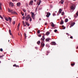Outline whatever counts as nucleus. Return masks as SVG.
I'll list each match as a JSON object with an SVG mask.
<instances>
[{
  "instance_id": "nucleus-28",
  "label": "nucleus",
  "mask_w": 78,
  "mask_h": 78,
  "mask_svg": "<svg viewBox=\"0 0 78 78\" xmlns=\"http://www.w3.org/2000/svg\"><path fill=\"white\" fill-rule=\"evenodd\" d=\"M30 21L31 22L32 21V18H31V16L30 17V18H29Z\"/></svg>"
},
{
  "instance_id": "nucleus-22",
  "label": "nucleus",
  "mask_w": 78,
  "mask_h": 78,
  "mask_svg": "<svg viewBox=\"0 0 78 78\" xmlns=\"http://www.w3.org/2000/svg\"><path fill=\"white\" fill-rule=\"evenodd\" d=\"M49 34H50V32H47L46 33V36L48 35H49Z\"/></svg>"
},
{
  "instance_id": "nucleus-6",
  "label": "nucleus",
  "mask_w": 78,
  "mask_h": 78,
  "mask_svg": "<svg viewBox=\"0 0 78 78\" xmlns=\"http://www.w3.org/2000/svg\"><path fill=\"white\" fill-rule=\"evenodd\" d=\"M41 45L42 47H44L45 46V44H44V42H43V41L41 42Z\"/></svg>"
},
{
  "instance_id": "nucleus-39",
  "label": "nucleus",
  "mask_w": 78,
  "mask_h": 78,
  "mask_svg": "<svg viewBox=\"0 0 78 78\" xmlns=\"http://www.w3.org/2000/svg\"><path fill=\"white\" fill-rule=\"evenodd\" d=\"M0 51H3V49L2 48H1L0 49Z\"/></svg>"
},
{
  "instance_id": "nucleus-59",
  "label": "nucleus",
  "mask_w": 78,
  "mask_h": 78,
  "mask_svg": "<svg viewBox=\"0 0 78 78\" xmlns=\"http://www.w3.org/2000/svg\"><path fill=\"white\" fill-rule=\"evenodd\" d=\"M26 26H27V25H24V27H26Z\"/></svg>"
},
{
  "instance_id": "nucleus-64",
  "label": "nucleus",
  "mask_w": 78,
  "mask_h": 78,
  "mask_svg": "<svg viewBox=\"0 0 78 78\" xmlns=\"http://www.w3.org/2000/svg\"><path fill=\"white\" fill-rule=\"evenodd\" d=\"M29 29H30V27H29Z\"/></svg>"
},
{
  "instance_id": "nucleus-36",
  "label": "nucleus",
  "mask_w": 78,
  "mask_h": 78,
  "mask_svg": "<svg viewBox=\"0 0 78 78\" xmlns=\"http://www.w3.org/2000/svg\"><path fill=\"white\" fill-rule=\"evenodd\" d=\"M37 33H38V34H40V30H38L37 31Z\"/></svg>"
},
{
  "instance_id": "nucleus-43",
  "label": "nucleus",
  "mask_w": 78,
  "mask_h": 78,
  "mask_svg": "<svg viewBox=\"0 0 78 78\" xmlns=\"http://www.w3.org/2000/svg\"><path fill=\"white\" fill-rule=\"evenodd\" d=\"M13 67H16V64H15L13 65Z\"/></svg>"
},
{
  "instance_id": "nucleus-8",
  "label": "nucleus",
  "mask_w": 78,
  "mask_h": 78,
  "mask_svg": "<svg viewBox=\"0 0 78 78\" xmlns=\"http://www.w3.org/2000/svg\"><path fill=\"white\" fill-rule=\"evenodd\" d=\"M45 35H43L42 36V38H41V41H44V40H45Z\"/></svg>"
},
{
  "instance_id": "nucleus-57",
  "label": "nucleus",
  "mask_w": 78,
  "mask_h": 78,
  "mask_svg": "<svg viewBox=\"0 0 78 78\" xmlns=\"http://www.w3.org/2000/svg\"><path fill=\"white\" fill-rule=\"evenodd\" d=\"M1 18L2 19H3V17H2V16H1Z\"/></svg>"
},
{
  "instance_id": "nucleus-52",
  "label": "nucleus",
  "mask_w": 78,
  "mask_h": 78,
  "mask_svg": "<svg viewBox=\"0 0 78 78\" xmlns=\"http://www.w3.org/2000/svg\"><path fill=\"white\" fill-rule=\"evenodd\" d=\"M15 1H17V0H12V2H14Z\"/></svg>"
},
{
  "instance_id": "nucleus-38",
  "label": "nucleus",
  "mask_w": 78,
  "mask_h": 78,
  "mask_svg": "<svg viewBox=\"0 0 78 78\" xmlns=\"http://www.w3.org/2000/svg\"><path fill=\"white\" fill-rule=\"evenodd\" d=\"M23 11L24 12H26V10L25 9H23Z\"/></svg>"
},
{
  "instance_id": "nucleus-42",
  "label": "nucleus",
  "mask_w": 78,
  "mask_h": 78,
  "mask_svg": "<svg viewBox=\"0 0 78 78\" xmlns=\"http://www.w3.org/2000/svg\"><path fill=\"white\" fill-rule=\"evenodd\" d=\"M38 36L39 37H41V34H40L39 35H38Z\"/></svg>"
},
{
  "instance_id": "nucleus-32",
  "label": "nucleus",
  "mask_w": 78,
  "mask_h": 78,
  "mask_svg": "<svg viewBox=\"0 0 78 78\" xmlns=\"http://www.w3.org/2000/svg\"><path fill=\"white\" fill-rule=\"evenodd\" d=\"M12 23H13V25L15 24V23H16V22H15V21H14Z\"/></svg>"
},
{
  "instance_id": "nucleus-27",
  "label": "nucleus",
  "mask_w": 78,
  "mask_h": 78,
  "mask_svg": "<svg viewBox=\"0 0 78 78\" xmlns=\"http://www.w3.org/2000/svg\"><path fill=\"white\" fill-rule=\"evenodd\" d=\"M67 22H68V19H66L65 20V22L67 23Z\"/></svg>"
},
{
  "instance_id": "nucleus-2",
  "label": "nucleus",
  "mask_w": 78,
  "mask_h": 78,
  "mask_svg": "<svg viewBox=\"0 0 78 78\" xmlns=\"http://www.w3.org/2000/svg\"><path fill=\"white\" fill-rule=\"evenodd\" d=\"M30 15H28L25 17V20L27 21H28V20L30 19Z\"/></svg>"
},
{
  "instance_id": "nucleus-33",
  "label": "nucleus",
  "mask_w": 78,
  "mask_h": 78,
  "mask_svg": "<svg viewBox=\"0 0 78 78\" xmlns=\"http://www.w3.org/2000/svg\"><path fill=\"white\" fill-rule=\"evenodd\" d=\"M64 12H62L61 13V14L62 16H63V15H64Z\"/></svg>"
},
{
  "instance_id": "nucleus-12",
  "label": "nucleus",
  "mask_w": 78,
  "mask_h": 78,
  "mask_svg": "<svg viewBox=\"0 0 78 78\" xmlns=\"http://www.w3.org/2000/svg\"><path fill=\"white\" fill-rule=\"evenodd\" d=\"M75 23L74 22L72 23L70 25V28H71L72 27H73V25H75Z\"/></svg>"
},
{
  "instance_id": "nucleus-48",
  "label": "nucleus",
  "mask_w": 78,
  "mask_h": 78,
  "mask_svg": "<svg viewBox=\"0 0 78 78\" xmlns=\"http://www.w3.org/2000/svg\"><path fill=\"white\" fill-rule=\"evenodd\" d=\"M0 9H1V10H2V6H1V5H0Z\"/></svg>"
},
{
  "instance_id": "nucleus-10",
  "label": "nucleus",
  "mask_w": 78,
  "mask_h": 78,
  "mask_svg": "<svg viewBox=\"0 0 78 78\" xmlns=\"http://www.w3.org/2000/svg\"><path fill=\"white\" fill-rule=\"evenodd\" d=\"M11 14H17V13L16 11H12L11 12Z\"/></svg>"
},
{
  "instance_id": "nucleus-45",
  "label": "nucleus",
  "mask_w": 78,
  "mask_h": 78,
  "mask_svg": "<svg viewBox=\"0 0 78 78\" xmlns=\"http://www.w3.org/2000/svg\"><path fill=\"white\" fill-rule=\"evenodd\" d=\"M16 67H19V66L18 65H16Z\"/></svg>"
},
{
  "instance_id": "nucleus-17",
  "label": "nucleus",
  "mask_w": 78,
  "mask_h": 78,
  "mask_svg": "<svg viewBox=\"0 0 78 78\" xmlns=\"http://www.w3.org/2000/svg\"><path fill=\"white\" fill-rule=\"evenodd\" d=\"M25 23L27 25V26H28V27H29V26H30V24H29V23H28V22H27V21H26L25 22Z\"/></svg>"
},
{
  "instance_id": "nucleus-5",
  "label": "nucleus",
  "mask_w": 78,
  "mask_h": 78,
  "mask_svg": "<svg viewBox=\"0 0 78 78\" xmlns=\"http://www.w3.org/2000/svg\"><path fill=\"white\" fill-rule=\"evenodd\" d=\"M41 1L40 0H38L37 1V4L38 6L40 5V4H41Z\"/></svg>"
},
{
  "instance_id": "nucleus-44",
  "label": "nucleus",
  "mask_w": 78,
  "mask_h": 78,
  "mask_svg": "<svg viewBox=\"0 0 78 78\" xmlns=\"http://www.w3.org/2000/svg\"><path fill=\"white\" fill-rule=\"evenodd\" d=\"M11 35L12 36V39H14V37H13V35H12V34Z\"/></svg>"
},
{
  "instance_id": "nucleus-50",
  "label": "nucleus",
  "mask_w": 78,
  "mask_h": 78,
  "mask_svg": "<svg viewBox=\"0 0 78 78\" xmlns=\"http://www.w3.org/2000/svg\"><path fill=\"white\" fill-rule=\"evenodd\" d=\"M66 34H67V35H68V36H69V34H68V33H66Z\"/></svg>"
},
{
  "instance_id": "nucleus-9",
  "label": "nucleus",
  "mask_w": 78,
  "mask_h": 78,
  "mask_svg": "<svg viewBox=\"0 0 78 78\" xmlns=\"http://www.w3.org/2000/svg\"><path fill=\"white\" fill-rule=\"evenodd\" d=\"M33 4V1L31 0L30 1V2L29 3V5H32Z\"/></svg>"
},
{
  "instance_id": "nucleus-16",
  "label": "nucleus",
  "mask_w": 78,
  "mask_h": 78,
  "mask_svg": "<svg viewBox=\"0 0 78 78\" xmlns=\"http://www.w3.org/2000/svg\"><path fill=\"white\" fill-rule=\"evenodd\" d=\"M62 9H60L58 12L60 13V14H61V12H62Z\"/></svg>"
},
{
  "instance_id": "nucleus-7",
  "label": "nucleus",
  "mask_w": 78,
  "mask_h": 78,
  "mask_svg": "<svg viewBox=\"0 0 78 78\" xmlns=\"http://www.w3.org/2000/svg\"><path fill=\"white\" fill-rule=\"evenodd\" d=\"M51 45H55L56 44L55 42L52 41L51 43Z\"/></svg>"
},
{
  "instance_id": "nucleus-61",
  "label": "nucleus",
  "mask_w": 78,
  "mask_h": 78,
  "mask_svg": "<svg viewBox=\"0 0 78 78\" xmlns=\"http://www.w3.org/2000/svg\"><path fill=\"white\" fill-rule=\"evenodd\" d=\"M47 23H45V25H47Z\"/></svg>"
},
{
  "instance_id": "nucleus-37",
  "label": "nucleus",
  "mask_w": 78,
  "mask_h": 78,
  "mask_svg": "<svg viewBox=\"0 0 78 78\" xmlns=\"http://www.w3.org/2000/svg\"><path fill=\"white\" fill-rule=\"evenodd\" d=\"M74 17H75L76 18V17H77V16H76V15H74Z\"/></svg>"
},
{
  "instance_id": "nucleus-53",
  "label": "nucleus",
  "mask_w": 78,
  "mask_h": 78,
  "mask_svg": "<svg viewBox=\"0 0 78 78\" xmlns=\"http://www.w3.org/2000/svg\"><path fill=\"white\" fill-rule=\"evenodd\" d=\"M63 30H65V29H66V27H63Z\"/></svg>"
},
{
  "instance_id": "nucleus-11",
  "label": "nucleus",
  "mask_w": 78,
  "mask_h": 78,
  "mask_svg": "<svg viewBox=\"0 0 78 78\" xmlns=\"http://www.w3.org/2000/svg\"><path fill=\"white\" fill-rule=\"evenodd\" d=\"M50 16V13L49 12H48L47 13V15H46V16L47 17H49V16Z\"/></svg>"
},
{
  "instance_id": "nucleus-23",
  "label": "nucleus",
  "mask_w": 78,
  "mask_h": 78,
  "mask_svg": "<svg viewBox=\"0 0 78 78\" xmlns=\"http://www.w3.org/2000/svg\"><path fill=\"white\" fill-rule=\"evenodd\" d=\"M50 41V38H47L45 40V41H46V42H48V41Z\"/></svg>"
},
{
  "instance_id": "nucleus-13",
  "label": "nucleus",
  "mask_w": 78,
  "mask_h": 78,
  "mask_svg": "<svg viewBox=\"0 0 78 78\" xmlns=\"http://www.w3.org/2000/svg\"><path fill=\"white\" fill-rule=\"evenodd\" d=\"M8 11L9 12H12V11H13V10L10 9H8Z\"/></svg>"
},
{
  "instance_id": "nucleus-14",
  "label": "nucleus",
  "mask_w": 78,
  "mask_h": 78,
  "mask_svg": "<svg viewBox=\"0 0 78 78\" xmlns=\"http://www.w3.org/2000/svg\"><path fill=\"white\" fill-rule=\"evenodd\" d=\"M9 22L10 23H11L12 22V19L10 17H9Z\"/></svg>"
},
{
  "instance_id": "nucleus-20",
  "label": "nucleus",
  "mask_w": 78,
  "mask_h": 78,
  "mask_svg": "<svg viewBox=\"0 0 78 78\" xmlns=\"http://www.w3.org/2000/svg\"><path fill=\"white\" fill-rule=\"evenodd\" d=\"M20 2H18L17 3V6H20Z\"/></svg>"
},
{
  "instance_id": "nucleus-3",
  "label": "nucleus",
  "mask_w": 78,
  "mask_h": 78,
  "mask_svg": "<svg viewBox=\"0 0 78 78\" xmlns=\"http://www.w3.org/2000/svg\"><path fill=\"white\" fill-rule=\"evenodd\" d=\"M76 8V7L75 5H72L71 7V9L72 10H74Z\"/></svg>"
},
{
  "instance_id": "nucleus-29",
  "label": "nucleus",
  "mask_w": 78,
  "mask_h": 78,
  "mask_svg": "<svg viewBox=\"0 0 78 78\" xmlns=\"http://www.w3.org/2000/svg\"><path fill=\"white\" fill-rule=\"evenodd\" d=\"M75 63H72L71 64V66H75Z\"/></svg>"
},
{
  "instance_id": "nucleus-55",
  "label": "nucleus",
  "mask_w": 78,
  "mask_h": 78,
  "mask_svg": "<svg viewBox=\"0 0 78 78\" xmlns=\"http://www.w3.org/2000/svg\"><path fill=\"white\" fill-rule=\"evenodd\" d=\"M46 47H48V45L47 44H46Z\"/></svg>"
},
{
  "instance_id": "nucleus-56",
  "label": "nucleus",
  "mask_w": 78,
  "mask_h": 78,
  "mask_svg": "<svg viewBox=\"0 0 78 78\" xmlns=\"http://www.w3.org/2000/svg\"><path fill=\"white\" fill-rule=\"evenodd\" d=\"M34 0V2H36V1H37V0Z\"/></svg>"
},
{
  "instance_id": "nucleus-35",
  "label": "nucleus",
  "mask_w": 78,
  "mask_h": 78,
  "mask_svg": "<svg viewBox=\"0 0 78 78\" xmlns=\"http://www.w3.org/2000/svg\"><path fill=\"white\" fill-rule=\"evenodd\" d=\"M22 19H23V20H24V19H25V16H23L22 17Z\"/></svg>"
},
{
  "instance_id": "nucleus-24",
  "label": "nucleus",
  "mask_w": 78,
  "mask_h": 78,
  "mask_svg": "<svg viewBox=\"0 0 78 78\" xmlns=\"http://www.w3.org/2000/svg\"><path fill=\"white\" fill-rule=\"evenodd\" d=\"M37 44L38 45H40V44H41V41H38L37 42Z\"/></svg>"
},
{
  "instance_id": "nucleus-62",
  "label": "nucleus",
  "mask_w": 78,
  "mask_h": 78,
  "mask_svg": "<svg viewBox=\"0 0 78 78\" xmlns=\"http://www.w3.org/2000/svg\"><path fill=\"white\" fill-rule=\"evenodd\" d=\"M62 28H63V27H64V26L63 25L62 26Z\"/></svg>"
},
{
  "instance_id": "nucleus-31",
  "label": "nucleus",
  "mask_w": 78,
  "mask_h": 78,
  "mask_svg": "<svg viewBox=\"0 0 78 78\" xmlns=\"http://www.w3.org/2000/svg\"><path fill=\"white\" fill-rule=\"evenodd\" d=\"M39 8V6H37L36 8V10L37 11V9H38Z\"/></svg>"
},
{
  "instance_id": "nucleus-46",
  "label": "nucleus",
  "mask_w": 78,
  "mask_h": 78,
  "mask_svg": "<svg viewBox=\"0 0 78 78\" xmlns=\"http://www.w3.org/2000/svg\"><path fill=\"white\" fill-rule=\"evenodd\" d=\"M27 13H26V12H25V16H27Z\"/></svg>"
},
{
  "instance_id": "nucleus-54",
  "label": "nucleus",
  "mask_w": 78,
  "mask_h": 78,
  "mask_svg": "<svg viewBox=\"0 0 78 78\" xmlns=\"http://www.w3.org/2000/svg\"><path fill=\"white\" fill-rule=\"evenodd\" d=\"M42 9V8H40L39 9V10H41V9Z\"/></svg>"
},
{
  "instance_id": "nucleus-63",
  "label": "nucleus",
  "mask_w": 78,
  "mask_h": 78,
  "mask_svg": "<svg viewBox=\"0 0 78 78\" xmlns=\"http://www.w3.org/2000/svg\"><path fill=\"white\" fill-rule=\"evenodd\" d=\"M76 49H78V46H77L76 48Z\"/></svg>"
},
{
  "instance_id": "nucleus-40",
  "label": "nucleus",
  "mask_w": 78,
  "mask_h": 78,
  "mask_svg": "<svg viewBox=\"0 0 78 78\" xmlns=\"http://www.w3.org/2000/svg\"><path fill=\"white\" fill-rule=\"evenodd\" d=\"M57 30H54V32H55V33H56V32H57Z\"/></svg>"
},
{
  "instance_id": "nucleus-60",
  "label": "nucleus",
  "mask_w": 78,
  "mask_h": 78,
  "mask_svg": "<svg viewBox=\"0 0 78 78\" xmlns=\"http://www.w3.org/2000/svg\"><path fill=\"white\" fill-rule=\"evenodd\" d=\"M17 27H18V28H19V26H18Z\"/></svg>"
},
{
  "instance_id": "nucleus-4",
  "label": "nucleus",
  "mask_w": 78,
  "mask_h": 78,
  "mask_svg": "<svg viewBox=\"0 0 78 78\" xmlns=\"http://www.w3.org/2000/svg\"><path fill=\"white\" fill-rule=\"evenodd\" d=\"M9 5L11 7H13L14 6V4L12 2H10L9 3Z\"/></svg>"
},
{
  "instance_id": "nucleus-58",
  "label": "nucleus",
  "mask_w": 78,
  "mask_h": 78,
  "mask_svg": "<svg viewBox=\"0 0 78 78\" xmlns=\"http://www.w3.org/2000/svg\"><path fill=\"white\" fill-rule=\"evenodd\" d=\"M20 23H19L18 24V26H20Z\"/></svg>"
},
{
  "instance_id": "nucleus-34",
  "label": "nucleus",
  "mask_w": 78,
  "mask_h": 78,
  "mask_svg": "<svg viewBox=\"0 0 78 78\" xmlns=\"http://www.w3.org/2000/svg\"><path fill=\"white\" fill-rule=\"evenodd\" d=\"M21 14H22V16H24V13L23 14V13L22 12H21Z\"/></svg>"
},
{
  "instance_id": "nucleus-19",
  "label": "nucleus",
  "mask_w": 78,
  "mask_h": 78,
  "mask_svg": "<svg viewBox=\"0 0 78 78\" xmlns=\"http://www.w3.org/2000/svg\"><path fill=\"white\" fill-rule=\"evenodd\" d=\"M60 24L61 25H63V24H64V22H63V20H61V21L60 22Z\"/></svg>"
},
{
  "instance_id": "nucleus-41",
  "label": "nucleus",
  "mask_w": 78,
  "mask_h": 78,
  "mask_svg": "<svg viewBox=\"0 0 78 78\" xmlns=\"http://www.w3.org/2000/svg\"><path fill=\"white\" fill-rule=\"evenodd\" d=\"M23 24L24 25H25V22H24V21H23Z\"/></svg>"
},
{
  "instance_id": "nucleus-26",
  "label": "nucleus",
  "mask_w": 78,
  "mask_h": 78,
  "mask_svg": "<svg viewBox=\"0 0 78 78\" xmlns=\"http://www.w3.org/2000/svg\"><path fill=\"white\" fill-rule=\"evenodd\" d=\"M63 3H64V1H63V0H61V4H63Z\"/></svg>"
},
{
  "instance_id": "nucleus-15",
  "label": "nucleus",
  "mask_w": 78,
  "mask_h": 78,
  "mask_svg": "<svg viewBox=\"0 0 78 78\" xmlns=\"http://www.w3.org/2000/svg\"><path fill=\"white\" fill-rule=\"evenodd\" d=\"M51 23V26L52 27H55V25L54 24V23H53V22Z\"/></svg>"
},
{
  "instance_id": "nucleus-18",
  "label": "nucleus",
  "mask_w": 78,
  "mask_h": 78,
  "mask_svg": "<svg viewBox=\"0 0 78 78\" xmlns=\"http://www.w3.org/2000/svg\"><path fill=\"white\" fill-rule=\"evenodd\" d=\"M3 56H4V55H2V56L0 55V58L1 59H3Z\"/></svg>"
},
{
  "instance_id": "nucleus-1",
  "label": "nucleus",
  "mask_w": 78,
  "mask_h": 78,
  "mask_svg": "<svg viewBox=\"0 0 78 78\" xmlns=\"http://www.w3.org/2000/svg\"><path fill=\"white\" fill-rule=\"evenodd\" d=\"M31 17L32 18V19L34 20V19H35V15H34V12H31Z\"/></svg>"
},
{
  "instance_id": "nucleus-21",
  "label": "nucleus",
  "mask_w": 78,
  "mask_h": 78,
  "mask_svg": "<svg viewBox=\"0 0 78 78\" xmlns=\"http://www.w3.org/2000/svg\"><path fill=\"white\" fill-rule=\"evenodd\" d=\"M5 19L6 20V21H9V18L5 17Z\"/></svg>"
},
{
  "instance_id": "nucleus-25",
  "label": "nucleus",
  "mask_w": 78,
  "mask_h": 78,
  "mask_svg": "<svg viewBox=\"0 0 78 78\" xmlns=\"http://www.w3.org/2000/svg\"><path fill=\"white\" fill-rule=\"evenodd\" d=\"M9 32L10 35H12V34H11V30H10V29L9 30Z\"/></svg>"
},
{
  "instance_id": "nucleus-47",
  "label": "nucleus",
  "mask_w": 78,
  "mask_h": 78,
  "mask_svg": "<svg viewBox=\"0 0 78 78\" xmlns=\"http://www.w3.org/2000/svg\"><path fill=\"white\" fill-rule=\"evenodd\" d=\"M76 16H78V12H77L76 13Z\"/></svg>"
},
{
  "instance_id": "nucleus-49",
  "label": "nucleus",
  "mask_w": 78,
  "mask_h": 78,
  "mask_svg": "<svg viewBox=\"0 0 78 78\" xmlns=\"http://www.w3.org/2000/svg\"><path fill=\"white\" fill-rule=\"evenodd\" d=\"M70 39H73V37H72V36H71V37H70Z\"/></svg>"
},
{
  "instance_id": "nucleus-51",
  "label": "nucleus",
  "mask_w": 78,
  "mask_h": 78,
  "mask_svg": "<svg viewBox=\"0 0 78 78\" xmlns=\"http://www.w3.org/2000/svg\"><path fill=\"white\" fill-rule=\"evenodd\" d=\"M53 16H55V13H53Z\"/></svg>"
},
{
  "instance_id": "nucleus-30",
  "label": "nucleus",
  "mask_w": 78,
  "mask_h": 78,
  "mask_svg": "<svg viewBox=\"0 0 78 78\" xmlns=\"http://www.w3.org/2000/svg\"><path fill=\"white\" fill-rule=\"evenodd\" d=\"M24 36H25V39H26V37H27L26 34L25 33H24Z\"/></svg>"
}]
</instances>
